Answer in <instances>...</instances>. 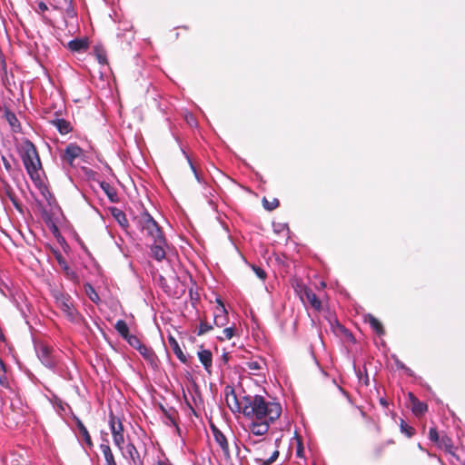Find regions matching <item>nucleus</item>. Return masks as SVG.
Returning a JSON list of instances; mask_svg holds the SVG:
<instances>
[{"label":"nucleus","mask_w":465,"mask_h":465,"mask_svg":"<svg viewBox=\"0 0 465 465\" xmlns=\"http://www.w3.org/2000/svg\"><path fill=\"white\" fill-rule=\"evenodd\" d=\"M242 403L243 415L252 420L275 421L282 414L279 402L268 401L261 395L243 396Z\"/></svg>","instance_id":"obj_1"},{"label":"nucleus","mask_w":465,"mask_h":465,"mask_svg":"<svg viewBox=\"0 0 465 465\" xmlns=\"http://www.w3.org/2000/svg\"><path fill=\"white\" fill-rule=\"evenodd\" d=\"M24 166L35 183H41L40 170L42 163L35 145L28 139L22 143L20 153Z\"/></svg>","instance_id":"obj_2"},{"label":"nucleus","mask_w":465,"mask_h":465,"mask_svg":"<svg viewBox=\"0 0 465 465\" xmlns=\"http://www.w3.org/2000/svg\"><path fill=\"white\" fill-rule=\"evenodd\" d=\"M53 297L56 307L61 310L64 317L72 322H79L81 320V314L74 304L72 297L64 292L54 291Z\"/></svg>","instance_id":"obj_3"},{"label":"nucleus","mask_w":465,"mask_h":465,"mask_svg":"<svg viewBox=\"0 0 465 465\" xmlns=\"http://www.w3.org/2000/svg\"><path fill=\"white\" fill-rule=\"evenodd\" d=\"M138 224L143 232H145L146 235L151 237L153 242L156 240L160 242H163V234L161 228L153 218L147 213L143 212L138 218Z\"/></svg>","instance_id":"obj_4"},{"label":"nucleus","mask_w":465,"mask_h":465,"mask_svg":"<svg viewBox=\"0 0 465 465\" xmlns=\"http://www.w3.org/2000/svg\"><path fill=\"white\" fill-rule=\"evenodd\" d=\"M254 443L258 445L254 450V460L257 464L272 465L278 459L280 454L278 450H274L269 457H266L265 450L271 447V443L269 441L262 440Z\"/></svg>","instance_id":"obj_5"},{"label":"nucleus","mask_w":465,"mask_h":465,"mask_svg":"<svg viewBox=\"0 0 465 465\" xmlns=\"http://www.w3.org/2000/svg\"><path fill=\"white\" fill-rule=\"evenodd\" d=\"M109 426L113 436L114 443L120 451L124 450V429L123 422L120 419L116 418L112 412L109 415Z\"/></svg>","instance_id":"obj_6"},{"label":"nucleus","mask_w":465,"mask_h":465,"mask_svg":"<svg viewBox=\"0 0 465 465\" xmlns=\"http://www.w3.org/2000/svg\"><path fill=\"white\" fill-rule=\"evenodd\" d=\"M213 325L218 328L224 327L229 322L228 312L221 300H217L216 305L213 307Z\"/></svg>","instance_id":"obj_7"},{"label":"nucleus","mask_w":465,"mask_h":465,"mask_svg":"<svg viewBox=\"0 0 465 465\" xmlns=\"http://www.w3.org/2000/svg\"><path fill=\"white\" fill-rule=\"evenodd\" d=\"M210 428L213 432V438L217 444L222 449L223 455L226 459L230 458V448L226 436L213 423H210Z\"/></svg>","instance_id":"obj_8"},{"label":"nucleus","mask_w":465,"mask_h":465,"mask_svg":"<svg viewBox=\"0 0 465 465\" xmlns=\"http://www.w3.org/2000/svg\"><path fill=\"white\" fill-rule=\"evenodd\" d=\"M301 299L304 303L310 304L315 311L320 312L322 310V302L315 292L308 288L303 287L301 292Z\"/></svg>","instance_id":"obj_9"},{"label":"nucleus","mask_w":465,"mask_h":465,"mask_svg":"<svg viewBox=\"0 0 465 465\" xmlns=\"http://www.w3.org/2000/svg\"><path fill=\"white\" fill-rule=\"evenodd\" d=\"M225 401L228 408L232 412H242V401H239L236 396V393L232 387L227 386L225 388Z\"/></svg>","instance_id":"obj_10"},{"label":"nucleus","mask_w":465,"mask_h":465,"mask_svg":"<svg viewBox=\"0 0 465 465\" xmlns=\"http://www.w3.org/2000/svg\"><path fill=\"white\" fill-rule=\"evenodd\" d=\"M83 153L82 148L75 143H69L63 153V160L70 164Z\"/></svg>","instance_id":"obj_11"},{"label":"nucleus","mask_w":465,"mask_h":465,"mask_svg":"<svg viewBox=\"0 0 465 465\" xmlns=\"http://www.w3.org/2000/svg\"><path fill=\"white\" fill-rule=\"evenodd\" d=\"M273 422L274 421H268L264 420H255L249 426L250 431L256 436H262L268 432L270 424Z\"/></svg>","instance_id":"obj_12"},{"label":"nucleus","mask_w":465,"mask_h":465,"mask_svg":"<svg viewBox=\"0 0 465 465\" xmlns=\"http://www.w3.org/2000/svg\"><path fill=\"white\" fill-rule=\"evenodd\" d=\"M138 351L153 369L158 367V357L151 347L143 344Z\"/></svg>","instance_id":"obj_13"},{"label":"nucleus","mask_w":465,"mask_h":465,"mask_svg":"<svg viewBox=\"0 0 465 465\" xmlns=\"http://www.w3.org/2000/svg\"><path fill=\"white\" fill-rule=\"evenodd\" d=\"M411 411L415 416H421L428 411V405L419 401V399L411 392L409 393Z\"/></svg>","instance_id":"obj_14"},{"label":"nucleus","mask_w":465,"mask_h":465,"mask_svg":"<svg viewBox=\"0 0 465 465\" xmlns=\"http://www.w3.org/2000/svg\"><path fill=\"white\" fill-rule=\"evenodd\" d=\"M89 47L88 38H75L68 42L67 48L74 53H84Z\"/></svg>","instance_id":"obj_15"},{"label":"nucleus","mask_w":465,"mask_h":465,"mask_svg":"<svg viewBox=\"0 0 465 465\" xmlns=\"http://www.w3.org/2000/svg\"><path fill=\"white\" fill-rule=\"evenodd\" d=\"M167 247V242L165 238H163V242H160V241L156 240L153 242V244L151 246V253L152 256L158 262L163 261L166 256L165 248Z\"/></svg>","instance_id":"obj_16"},{"label":"nucleus","mask_w":465,"mask_h":465,"mask_svg":"<svg viewBox=\"0 0 465 465\" xmlns=\"http://www.w3.org/2000/svg\"><path fill=\"white\" fill-rule=\"evenodd\" d=\"M203 345L200 346L201 350L197 355L204 370L210 373L213 366V354L210 350L203 349Z\"/></svg>","instance_id":"obj_17"},{"label":"nucleus","mask_w":465,"mask_h":465,"mask_svg":"<svg viewBox=\"0 0 465 465\" xmlns=\"http://www.w3.org/2000/svg\"><path fill=\"white\" fill-rule=\"evenodd\" d=\"M100 450L105 460V465H117L114 455L109 446L108 440L104 439V442L100 445Z\"/></svg>","instance_id":"obj_18"},{"label":"nucleus","mask_w":465,"mask_h":465,"mask_svg":"<svg viewBox=\"0 0 465 465\" xmlns=\"http://www.w3.org/2000/svg\"><path fill=\"white\" fill-rule=\"evenodd\" d=\"M58 264L60 265L61 269L65 273L66 277L72 281H77L78 276L74 271H73L69 265L67 264L66 261L63 257L61 253H57L55 256Z\"/></svg>","instance_id":"obj_19"},{"label":"nucleus","mask_w":465,"mask_h":465,"mask_svg":"<svg viewBox=\"0 0 465 465\" xmlns=\"http://www.w3.org/2000/svg\"><path fill=\"white\" fill-rule=\"evenodd\" d=\"M5 119L9 124L14 133H20L22 131L21 124L16 115L8 108L5 109Z\"/></svg>","instance_id":"obj_20"},{"label":"nucleus","mask_w":465,"mask_h":465,"mask_svg":"<svg viewBox=\"0 0 465 465\" xmlns=\"http://www.w3.org/2000/svg\"><path fill=\"white\" fill-rule=\"evenodd\" d=\"M168 343L173 350V353L176 355V357L179 359V361L184 364L188 362V359L186 355L183 352L182 349L179 346L178 341L173 336L168 337Z\"/></svg>","instance_id":"obj_21"},{"label":"nucleus","mask_w":465,"mask_h":465,"mask_svg":"<svg viewBox=\"0 0 465 465\" xmlns=\"http://www.w3.org/2000/svg\"><path fill=\"white\" fill-rule=\"evenodd\" d=\"M365 322H368L371 329L379 335L385 334V330L382 323L372 314H367L364 318Z\"/></svg>","instance_id":"obj_22"},{"label":"nucleus","mask_w":465,"mask_h":465,"mask_svg":"<svg viewBox=\"0 0 465 465\" xmlns=\"http://www.w3.org/2000/svg\"><path fill=\"white\" fill-rule=\"evenodd\" d=\"M74 420L75 421L77 429L79 430L80 434L83 437L84 441L89 448H92L94 444L86 427L84 425V423L78 417L74 416Z\"/></svg>","instance_id":"obj_23"},{"label":"nucleus","mask_w":465,"mask_h":465,"mask_svg":"<svg viewBox=\"0 0 465 465\" xmlns=\"http://www.w3.org/2000/svg\"><path fill=\"white\" fill-rule=\"evenodd\" d=\"M437 447L440 450H445L446 452L454 455V446L453 441L450 437H449L446 433H441L440 440L438 443Z\"/></svg>","instance_id":"obj_24"},{"label":"nucleus","mask_w":465,"mask_h":465,"mask_svg":"<svg viewBox=\"0 0 465 465\" xmlns=\"http://www.w3.org/2000/svg\"><path fill=\"white\" fill-rule=\"evenodd\" d=\"M51 124L57 128L61 134H67L73 130L71 124L62 118L54 119L51 121Z\"/></svg>","instance_id":"obj_25"},{"label":"nucleus","mask_w":465,"mask_h":465,"mask_svg":"<svg viewBox=\"0 0 465 465\" xmlns=\"http://www.w3.org/2000/svg\"><path fill=\"white\" fill-rule=\"evenodd\" d=\"M38 356L45 366H51L53 364L50 347L46 345H41L38 350Z\"/></svg>","instance_id":"obj_26"},{"label":"nucleus","mask_w":465,"mask_h":465,"mask_svg":"<svg viewBox=\"0 0 465 465\" xmlns=\"http://www.w3.org/2000/svg\"><path fill=\"white\" fill-rule=\"evenodd\" d=\"M199 327L197 330L198 336H203L207 332L213 331L214 328L213 322L210 323L205 316L199 318Z\"/></svg>","instance_id":"obj_27"},{"label":"nucleus","mask_w":465,"mask_h":465,"mask_svg":"<svg viewBox=\"0 0 465 465\" xmlns=\"http://www.w3.org/2000/svg\"><path fill=\"white\" fill-rule=\"evenodd\" d=\"M100 186L112 203L118 202L116 190L109 183L102 182Z\"/></svg>","instance_id":"obj_28"},{"label":"nucleus","mask_w":465,"mask_h":465,"mask_svg":"<svg viewBox=\"0 0 465 465\" xmlns=\"http://www.w3.org/2000/svg\"><path fill=\"white\" fill-rule=\"evenodd\" d=\"M126 453L134 465L141 463L140 454L134 443L128 442L126 445Z\"/></svg>","instance_id":"obj_29"},{"label":"nucleus","mask_w":465,"mask_h":465,"mask_svg":"<svg viewBox=\"0 0 465 465\" xmlns=\"http://www.w3.org/2000/svg\"><path fill=\"white\" fill-rule=\"evenodd\" d=\"M115 330L124 340L131 334L129 327L124 320H118L114 325Z\"/></svg>","instance_id":"obj_30"},{"label":"nucleus","mask_w":465,"mask_h":465,"mask_svg":"<svg viewBox=\"0 0 465 465\" xmlns=\"http://www.w3.org/2000/svg\"><path fill=\"white\" fill-rule=\"evenodd\" d=\"M236 332L235 325L224 328L222 331V335L217 336V340L220 341H224L225 340H231Z\"/></svg>","instance_id":"obj_31"},{"label":"nucleus","mask_w":465,"mask_h":465,"mask_svg":"<svg viewBox=\"0 0 465 465\" xmlns=\"http://www.w3.org/2000/svg\"><path fill=\"white\" fill-rule=\"evenodd\" d=\"M84 291L88 298L94 303H98L100 301V297L98 293L95 292L94 288L89 282L84 283Z\"/></svg>","instance_id":"obj_32"},{"label":"nucleus","mask_w":465,"mask_h":465,"mask_svg":"<svg viewBox=\"0 0 465 465\" xmlns=\"http://www.w3.org/2000/svg\"><path fill=\"white\" fill-rule=\"evenodd\" d=\"M112 213L113 215L114 216V218L117 220V222L123 226V227H125L128 225V222H127V219H126V215L125 213L117 209V208H113L112 210Z\"/></svg>","instance_id":"obj_33"},{"label":"nucleus","mask_w":465,"mask_h":465,"mask_svg":"<svg viewBox=\"0 0 465 465\" xmlns=\"http://www.w3.org/2000/svg\"><path fill=\"white\" fill-rule=\"evenodd\" d=\"M401 431L405 434L408 438H411L415 435V429L409 425L404 420L400 421Z\"/></svg>","instance_id":"obj_34"},{"label":"nucleus","mask_w":465,"mask_h":465,"mask_svg":"<svg viewBox=\"0 0 465 465\" xmlns=\"http://www.w3.org/2000/svg\"><path fill=\"white\" fill-rule=\"evenodd\" d=\"M165 417L170 420L171 424L178 428L177 424V411L174 409L166 410L163 406L161 407Z\"/></svg>","instance_id":"obj_35"},{"label":"nucleus","mask_w":465,"mask_h":465,"mask_svg":"<svg viewBox=\"0 0 465 465\" xmlns=\"http://www.w3.org/2000/svg\"><path fill=\"white\" fill-rule=\"evenodd\" d=\"M280 204V202L276 198H272V200H268L267 198L263 197L262 199V205L264 209L267 211H273L276 209Z\"/></svg>","instance_id":"obj_36"},{"label":"nucleus","mask_w":465,"mask_h":465,"mask_svg":"<svg viewBox=\"0 0 465 465\" xmlns=\"http://www.w3.org/2000/svg\"><path fill=\"white\" fill-rule=\"evenodd\" d=\"M125 341L129 343L130 346H132L133 348H134L137 351L140 349V347H142L143 345V343L141 341V340L137 336L133 335V334H130L125 339Z\"/></svg>","instance_id":"obj_37"},{"label":"nucleus","mask_w":465,"mask_h":465,"mask_svg":"<svg viewBox=\"0 0 465 465\" xmlns=\"http://www.w3.org/2000/svg\"><path fill=\"white\" fill-rule=\"evenodd\" d=\"M388 444H394V440H390L386 442H383V443H381V444L375 446V448L373 450V454H374L375 458H380L382 455L384 449H385L386 445H388Z\"/></svg>","instance_id":"obj_38"},{"label":"nucleus","mask_w":465,"mask_h":465,"mask_svg":"<svg viewBox=\"0 0 465 465\" xmlns=\"http://www.w3.org/2000/svg\"><path fill=\"white\" fill-rule=\"evenodd\" d=\"M441 433H440L436 428H430L429 430V439L430 441L434 442L436 445L440 440Z\"/></svg>","instance_id":"obj_39"},{"label":"nucleus","mask_w":465,"mask_h":465,"mask_svg":"<svg viewBox=\"0 0 465 465\" xmlns=\"http://www.w3.org/2000/svg\"><path fill=\"white\" fill-rule=\"evenodd\" d=\"M94 54L96 56L97 61L99 62V64H106V62H107L106 54H105V52L102 48L95 47Z\"/></svg>","instance_id":"obj_40"},{"label":"nucleus","mask_w":465,"mask_h":465,"mask_svg":"<svg viewBox=\"0 0 465 465\" xmlns=\"http://www.w3.org/2000/svg\"><path fill=\"white\" fill-rule=\"evenodd\" d=\"M252 268L259 279L262 281L266 279L267 274L263 269L255 265H252Z\"/></svg>","instance_id":"obj_41"},{"label":"nucleus","mask_w":465,"mask_h":465,"mask_svg":"<svg viewBox=\"0 0 465 465\" xmlns=\"http://www.w3.org/2000/svg\"><path fill=\"white\" fill-rule=\"evenodd\" d=\"M7 194H8L9 199L11 200L13 204L15 205V207L17 210L22 211L21 204L18 202V200L16 199L15 195L13 193H8Z\"/></svg>","instance_id":"obj_42"},{"label":"nucleus","mask_w":465,"mask_h":465,"mask_svg":"<svg viewBox=\"0 0 465 465\" xmlns=\"http://www.w3.org/2000/svg\"><path fill=\"white\" fill-rule=\"evenodd\" d=\"M247 366L251 371H260L262 369L261 364L258 361L247 362Z\"/></svg>","instance_id":"obj_43"},{"label":"nucleus","mask_w":465,"mask_h":465,"mask_svg":"<svg viewBox=\"0 0 465 465\" xmlns=\"http://www.w3.org/2000/svg\"><path fill=\"white\" fill-rule=\"evenodd\" d=\"M48 9L46 4H45L44 2H39L37 4V9H36V12L40 15H43L44 12H45L46 10Z\"/></svg>","instance_id":"obj_44"},{"label":"nucleus","mask_w":465,"mask_h":465,"mask_svg":"<svg viewBox=\"0 0 465 465\" xmlns=\"http://www.w3.org/2000/svg\"><path fill=\"white\" fill-rule=\"evenodd\" d=\"M0 385L4 388L9 387L8 379L5 375V372H3V374L0 376Z\"/></svg>","instance_id":"obj_45"},{"label":"nucleus","mask_w":465,"mask_h":465,"mask_svg":"<svg viewBox=\"0 0 465 465\" xmlns=\"http://www.w3.org/2000/svg\"><path fill=\"white\" fill-rule=\"evenodd\" d=\"M337 327L346 336H349V337L352 338V334L345 327H343L342 325H341L339 323H337Z\"/></svg>","instance_id":"obj_46"},{"label":"nucleus","mask_w":465,"mask_h":465,"mask_svg":"<svg viewBox=\"0 0 465 465\" xmlns=\"http://www.w3.org/2000/svg\"><path fill=\"white\" fill-rule=\"evenodd\" d=\"M230 360V356L228 352H223L222 355V361L224 364H227Z\"/></svg>","instance_id":"obj_47"},{"label":"nucleus","mask_w":465,"mask_h":465,"mask_svg":"<svg viewBox=\"0 0 465 465\" xmlns=\"http://www.w3.org/2000/svg\"><path fill=\"white\" fill-rule=\"evenodd\" d=\"M2 160H3V163H4V165H5V169L7 171H10L12 167H11V164L8 162V160L5 157H3Z\"/></svg>","instance_id":"obj_48"},{"label":"nucleus","mask_w":465,"mask_h":465,"mask_svg":"<svg viewBox=\"0 0 465 465\" xmlns=\"http://www.w3.org/2000/svg\"><path fill=\"white\" fill-rule=\"evenodd\" d=\"M163 287L165 289V292L172 294L171 291L169 290V287L167 285H165L163 282ZM178 293H179V292H174L173 293V295H177Z\"/></svg>","instance_id":"obj_49"},{"label":"nucleus","mask_w":465,"mask_h":465,"mask_svg":"<svg viewBox=\"0 0 465 465\" xmlns=\"http://www.w3.org/2000/svg\"><path fill=\"white\" fill-rule=\"evenodd\" d=\"M0 371L2 372H5L6 371V369H5V364L4 363L3 360L0 358Z\"/></svg>","instance_id":"obj_50"},{"label":"nucleus","mask_w":465,"mask_h":465,"mask_svg":"<svg viewBox=\"0 0 465 465\" xmlns=\"http://www.w3.org/2000/svg\"><path fill=\"white\" fill-rule=\"evenodd\" d=\"M396 365H397V367H398V368H400V369H406V367H405L404 363H402V362H401V361H396Z\"/></svg>","instance_id":"obj_51"},{"label":"nucleus","mask_w":465,"mask_h":465,"mask_svg":"<svg viewBox=\"0 0 465 465\" xmlns=\"http://www.w3.org/2000/svg\"><path fill=\"white\" fill-rule=\"evenodd\" d=\"M65 4H67L68 5H72V2L73 0H64Z\"/></svg>","instance_id":"obj_52"},{"label":"nucleus","mask_w":465,"mask_h":465,"mask_svg":"<svg viewBox=\"0 0 465 465\" xmlns=\"http://www.w3.org/2000/svg\"><path fill=\"white\" fill-rule=\"evenodd\" d=\"M381 403L382 405H384V406H386V405H387L386 401H385V400H383V399H381Z\"/></svg>","instance_id":"obj_53"},{"label":"nucleus","mask_w":465,"mask_h":465,"mask_svg":"<svg viewBox=\"0 0 465 465\" xmlns=\"http://www.w3.org/2000/svg\"><path fill=\"white\" fill-rule=\"evenodd\" d=\"M190 409L192 411H194V409L193 408V406H190Z\"/></svg>","instance_id":"obj_54"},{"label":"nucleus","mask_w":465,"mask_h":465,"mask_svg":"<svg viewBox=\"0 0 465 465\" xmlns=\"http://www.w3.org/2000/svg\"><path fill=\"white\" fill-rule=\"evenodd\" d=\"M190 409L192 411H194V409L193 408V406H190Z\"/></svg>","instance_id":"obj_55"},{"label":"nucleus","mask_w":465,"mask_h":465,"mask_svg":"<svg viewBox=\"0 0 465 465\" xmlns=\"http://www.w3.org/2000/svg\"><path fill=\"white\" fill-rule=\"evenodd\" d=\"M190 409L192 411H194V409L193 408V406H190Z\"/></svg>","instance_id":"obj_56"}]
</instances>
